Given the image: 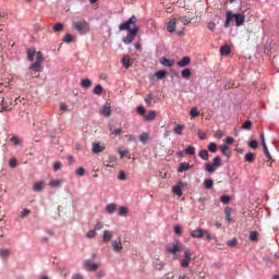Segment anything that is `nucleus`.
Returning a JSON list of instances; mask_svg holds the SVG:
<instances>
[{"label":"nucleus","instance_id":"1","mask_svg":"<svg viewBox=\"0 0 279 279\" xmlns=\"http://www.w3.org/2000/svg\"><path fill=\"white\" fill-rule=\"evenodd\" d=\"M136 21L137 19L133 15L126 22L119 25L120 32H128V35L122 38L124 45H132V43H134L140 29L138 25H136Z\"/></svg>","mask_w":279,"mask_h":279},{"label":"nucleus","instance_id":"2","mask_svg":"<svg viewBox=\"0 0 279 279\" xmlns=\"http://www.w3.org/2000/svg\"><path fill=\"white\" fill-rule=\"evenodd\" d=\"M233 19L235 20L236 27H241V25L245 23V15L241 13H232V11H227L225 21L226 28L230 27V23L232 22Z\"/></svg>","mask_w":279,"mask_h":279},{"label":"nucleus","instance_id":"3","mask_svg":"<svg viewBox=\"0 0 279 279\" xmlns=\"http://www.w3.org/2000/svg\"><path fill=\"white\" fill-rule=\"evenodd\" d=\"M72 27L81 35L88 34L90 32V24L86 22V20L73 22Z\"/></svg>","mask_w":279,"mask_h":279},{"label":"nucleus","instance_id":"4","mask_svg":"<svg viewBox=\"0 0 279 279\" xmlns=\"http://www.w3.org/2000/svg\"><path fill=\"white\" fill-rule=\"evenodd\" d=\"M218 167H221V157L216 156L213 160V165L205 163V171H207V173H215V169H218Z\"/></svg>","mask_w":279,"mask_h":279},{"label":"nucleus","instance_id":"5","mask_svg":"<svg viewBox=\"0 0 279 279\" xmlns=\"http://www.w3.org/2000/svg\"><path fill=\"white\" fill-rule=\"evenodd\" d=\"M192 258H193V253L189 250H185L184 251V258L181 259V262H180L181 267H183V268L189 267V265H191Z\"/></svg>","mask_w":279,"mask_h":279},{"label":"nucleus","instance_id":"6","mask_svg":"<svg viewBox=\"0 0 279 279\" xmlns=\"http://www.w3.org/2000/svg\"><path fill=\"white\" fill-rule=\"evenodd\" d=\"M13 105L16 106V98H10L9 96L3 98V100H2L3 110H7V111L12 110V107H10V106H13Z\"/></svg>","mask_w":279,"mask_h":279},{"label":"nucleus","instance_id":"7","mask_svg":"<svg viewBox=\"0 0 279 279\" xmlns=\"http://www.w3.org/2000/svg\"><path fill=\"white\" fill-rule=\"evenodd\" d=\"M83 267L87 271H97V269H99V264L92 263L90 259H86V260L83 262Z\"/></svg>","mask_w":279,"mask_h":279},{"label":"nucleus","instance_id":"8","mask_svg":"<svg viewBox=\"0 0 279 279\" xmlns=\"http://www.w3.org/2000/svg\"><path fill=\"white\" fill-rule=\"evenodd\" d=\"M104 149H106V146L99 142L93 143V145H92L93 154H101V151H104Z\"/></svg>","mask_w":279,"mask_h":279},{"label":"nucleus","instance_id":"9","mask_svg":"<svg viewBox=\"0 0 279 279\" xmlns=\"http://www.w3.org/2000/svg\"><path fill=\"white\" fill-rule=\"evenodd\" d=\"M100 114H102V117H110V114H112V107L110 104L106 102V105L101 107Z\"/></svg>","mask_w":279,"mask_h":279},{"label":"nucleus","instance_id":"10","mask_svg":"<svg viewBox=\"0 0 279 279\" xmlns=\"http://www.w3.org/2000/svg\"><path fill=\"white\" fill-rule=\"evenodd\" d=\"M179 23L178 19L170 20L167 24V31L170 32V34H173V32H175V25Z\"/></svg>","mask_w":279,"mask_h":279},{"label":"nucleus","instance_id":"11","mask_svg":"<svg viewBox=\"0 0 279 279\" xmlns=\"http://www.w3.org/2000/svg\"><path fill=\"white\" fill-rule=\"evenodd\" d=\"M190 234L193 239H202V236H204V229L202 228L195 229L191 231Z\"/></svg>","mask_w":279,"mask_h":279},{"label":"nucleus","instance_id":"12","mask_svg":"<svg viewBox=\"0 0 279 279\" xmlns=\"http://www.w3.org/2000/svg\"><path fill=\"white\" fill-rule=\"evenodd\" d=\"M155 99H156V98H155L154 94H148V95H146V97H145V102L147 104V106H149L150 108H153V106H154L155 104H157V101H156Z\"/></svg>","mask_w":279,"mask_h":279},{"label":"nucleus","instance_id":"13","mask_svg":"<svg viewBox=\"0 0 279 279\" xmlns=\"http://www.w3.org/2000/svg\"><path fill=\"white\" fill-rule=\"evenodd\" d=\"M182 250V246L180 244H173L172 246L167 247L168 254H178Z\"/></svg>","mask_w":279,"mask_h":279},{"label":"nucleus","instance_id":"14","mask_svg":"<svg viewBox=\"0 0 279 279\" xmlns=\"http://www.w3.org/2000/svg\"><path fill=\"white\" fill-rule=\"evenodd\" d=\"M219 148L221 154H223V156H227V158H230L232 156V151L230 150V147L228 145H220Z\"/></svg>","mask_w":279,"mask_h":279},{"label":"nucleus","instance_id":"15","mask_svg":"<svg viewBox=\"0 0 279 279\" xmlns=\"http://www.w3.org/2000/svg\"><path fill=\"white\" fill-rule=\"evenodd\" d=\"M191 64V57H183L182 60L177 62L178 66L184 68Z\"/></svg>","mask_w":279,"mask_h":279},{"label":"nucleus","instance_id":"16","mask_svg":"<svg viewBox=\"0 0 279 279\" xmlns=\"http://www.w3.org/2000/svg\"><path fill=\"white\" fill-rule=\"evenodd\" d=\"M189 169H191L190 162H181L178 168V173H184V171H189Z\"/></svg>","mask_w":279,"mask_h":279},{"label":"nucleus","instance_id":"17","mask_svg":"<svg viewBox=\"0 0 279 279\" xmlns=\"http://www.w3.org/2000/svg\"><path fill=\"white\" fill-rule=\"evenodd\" d=\"M225 217H226V221H228V223H232V208L231 207L225 208Z\"/></svg>","mask_w":279,"mask_h":279},{"label":"nucleus","instance_id":"18","mask_svg":"<svg viewBox=\"0 0 279 279\" xmlns=\"http://www.w3.org/2000/svg\"><path fill=\"white\" fill-rule=\"evenodd\" d=\"M122 64L124 69H130L132 66V59L130 58V56L126 54L122 58Z\"/></svg>","mask_w":279,"mask_h":279},{"label":"nucleus","instance_id":"19","mask_svg":"<svg viewBox=\"0 0 279 279\" xmlns=\"http://www.w3.org/2000/svg\"><path fill=\"white\" fill-rule=\"evenodd\" d=\"M112 239V231L105 230L102 235L104 243H110Z\"/></svg>","mask_w":279,"mask_h":279},{"label":"nucleus","instance_id":"20","mask_svg":"<svg viewBox=\"0 0 279 279\" xmlns=\"http://www.w3.org/2000/svg\"><path fill=\"white\" fill-rule=\"evenodd\" d=\"M117 210V204L114 203H110L106 206V211L108 213V215H114Z\"/></svg>","mask_w":279,"mask_h":279},{"label":"nucleus","instance_id":"21","mask_svg":"<svg viewBox=\"0 0 279 279\" xmlns=\"http://www.w3.org/2000/svg\"><path fill=\"white\" fill-rule=\"evenodd\" d=\"M81 86L82 88H90V86H93V81H90V78H82Z\"/></svg>","mask_w":279,"mask_h":279},{"label":"nucleus","instance_id":"22","mask_svg":"<svg viewBox=\"0 0 279 279\" xmlns=\"http://www.w3.org/2000/svg\"><path fill=\"white\" fill-rule=\"evenodd\" d=\"M160 63L163 65V66H173V64H175V60H169L167 58H161L160 59Z\"/></svg>","mask_w":279,"mask_h":279},{"label":"nucleus","instance_id":"23","mask_svg":"<svg viewBox=\"0 0 279 279\" xmlns=\"http://www.w3.org/2000/svg\"><path fill=\"white\" fill-rule=\"evenodd\" d=\"M43 189H45V182H43V181L36 182V183L33 185V190H34L36 193H39V191H43Z\"/></svg>","mask_w":279,"mask_h":279},{"label":"nucleus","instance_id":"24","mask_svg":"<svg viewBox=\"0 0 279 279\" xmlns=\"http://www.w3.org/2000/svg\"><path fill=\"white\" fill-rule=\"evenodd\" d=\"M29 62H34V56H36V48H29L26 51Z\"/></svg>","mask_w":279,"mask_h":279},{"label":"nucleus","instance_id":"25","mask_svg":"<svg viewBox=\"0 0 279 279\" xmlns=\"http://www.w3.org/2000/svg\"><path fill=\"white\" fill-rule=\"evenodd\" d=\"M230 53H231L230 46L225 45L220 48L221 56H230Z\"/></svg>","mask_w":279,"mask_h":279},{"label":"nucleus","instance_id":"26","mask_svg":"<svg viewBox=\"0 0 279 279\" xmlns=\"http://www.w3.org/2000/svg\"><path fill=\"white\" fill-rule=\"evenodd\" d=\"M145 121H154L156 119V111L151 110L144 116Z\"/></svg>","mask_w":279,"mask_h":279},{"label":"nucleus","instance_id":"27","mask_svg":"<svg viewBox=\"0 0 279 279\" xmlns=\"http://www.w3.org/2000/svg\"><path fill=\"white\" fill-rule=\"evenodd\" d=\"M140 141L143 143V145H146V144H147V141H149V133L143 132V133L140 135Z\"/></svg>","mask_w":279,"mask_h":279},{"label":"nucleus","instance_id":"28","mask_svg":"<svg viewBox=\"0 0 279 279\" xmlns=\"http://www.w3.org/2000/svg\"><path fill=\"white\" fill-rule=\"evenodd\" d=\"M255 156L254 153H247L245 156H244V160L246 162H254L255 160Z\"/></svg>","mask_w":279,"mask_h":279},{"label":"nucleus","instance_id":"29","mask_svg":"<svg viewBox=\"0 0 279 279\" xmlns=\"http://www.w3.org/2000/svg\"><path fill=\"white\" fill-rule=\"evenodd\" d=\"M166 75L167 72L165 70H160L155 73V77H157V80H165Z\"/></svg>","mask_w":279,"mask_h":279},{"label":"nucleus","instance_id":"30","mask_svg":"<svg viewBox=\"0 0 279 279\" xmlns=\"http://www.w3.org/2000/svg\"><path fill=\"white\" fill-rule=\"evenodd\" d=\"M112 247H113V251L116 252H121V250H123V245H121V241L119 242L114 241L112 243Z\"/></svg>","mask_w":279,"mask_h":279},{"label":"nucleus","instance_id":"31","mask_svg":"<svg viewBox=\"0 0 279 279\" xmlns=\"http://www.w3.org/2000/svg\"><path fill=\"white\" fill-rule=\"evenodd\" d=\"M61 185H62V181L61 180H52L49 183V186H51V189H58V186H61Z\"/></svg>","mask_w":279,"mask_h":279},{"label":"nucleus","instance_id":"32","mask_svg":"<svg viewBox=\"0 0 279 279\" xmlns=\"http://www.w3.org/2000/svg\"><path fill=\"white\" fill-rule=\"evenodd\" d=\"M181 76L184 78V80H189V77H191V70L190 69H184L181 71Z\"/></svg>","mask_w":279,"mask_h":279},{"label":"nucleus","instance_id":"33","mask_svg":"<svg viewBox=\"0 0 279 279\" xmlns=\"http://www.w3.org/2000/svg\"><path fill=\"white\" fill-rule=\"evenodd\" d=\"M184 151L187 156H195V147L193 146H187Z\"/></svg>","mask_w":279,"mask_h":279},{"label":"nucleus","instance_id":"34","mask_svg":"<svg viewBox=\"0 0 279 279\" xmlns=\"http://www.w3.org/2000/svg\"><path fill=\"white\" fill-rule=\"evenodd\" d=\"M177 20L179 21V23H183V25H189V23H191V17L189 16H182Z\"/></svg>","mask_w":279,"mask_h":279},{"label":"nucleus","instance_id":"35","mask_svg":"<svg viewBox=\"0 0 279 279\" xmlns=\"http://www.w3.org/2000/svg\"><path fill=\"white\" fill-rule=\"evenodd\" d=\"M199 158H202V160H208V150L203 149L198 153Z\"/></svg>","mask_w":279,"mask_h":279},{"label":"nucleus","instance_id":"36","mask_svg":"<svg viewBox=\"0 0 279 279\" xmlns=\"http://www.w3.org/2000/svg\"><path fill=\"white\" fill-rule=\"evenodd\" d=\"M41 63H38L37 61H35L31 66H29V69H31V71H35V72H38V71H40V65Z\"/></svg>","mask_w":279,"mask_h":279},{"label":"nucleus","instance_id":"37","mask_svg":"<svg viewBox=\"0 0 279 279\" xmlns=\"http://www.w3.org/2000/svg\"><path fill=\"white\" fill-rule=\"evenodd\" d=\"M94 95H101L104 93V87L101 85H96L93 90Z\"/></svg>","mask_w":279,"mask_h":279},{"label":"nucleus","instance_id":"38","mask_svg":"<svg viewBox=\"0 0 279 279\" xmlns=\"http://www.w3.org/2000/svg\"><path fill=\"white\" fill-rule=\"evenodd\" d=\"M184 130V125L177 124L174 128V133L178 134V136H182V131Z\"/></svg>","mask_w":279,"mask_h":279},{"label":"nucleus","instance_id":"39","mask_svg":"<svg viewBox=\"0 0 279 279\" xmlns=\"http://www.w3.org/2000/svg\"><path fill=\"white\" fill-rule=\"evenodd\" d=\"M109 132H111V134H113L114 136H121V134H123V130L122 129H114V130H112V128H110Z\"/></svg>","mask_w":279,"mask_h":279},{"label":"nucleus","instance_id":"40","mask_svg":"<svg viewBox=\"0 0 279 279\" xmlns=\"http://www.w3.org/2000/svg\"><path fill=\"white\" fill-rule=\"evenodd\" d=\"M0 256L1 258H8L10 256V250L8 248L0 250Z\"/></svg>","mask_w":279,"mask_h":279},{"label":"nucleus","instance_id":"41","mask_svg":"<svg viewBox=\"0 0 279 279\" xmlns=\"http://www.w3.org/2000/svg\"><path fill=\"white\" fill-rule=\"evenodd\" d=\"M172 193L178 195V197H182V190L179 189L177 185L172 186Z\"/></svg>","mask_w":279,"mask_h":279},{"label":"nucleus","instance_id":"42","mask_svg":"<svg viewBox=\"0 0 279 279\" xmlns=\"http://www.w3.org/2000/svg\"><path fill=\"white\" fill-rule=\"evenodd\" d=\"M118 215L119 217H124L125 215H128V207L125 206L120 207Z\"/></svg>","mask_w":279,"mask_h":279},{"label":"nucleus","instance_id":"43","mask_svg":"<svg viewBox=\"0 0 279 279\" xmlns=\"http://www.w3.org/2000/svg\"><path fill=\"white\" fill-rule=\"evenodd\" d=\"M248 239L250 241H258V233L256 231H251Z\"/></svg>","mask_w":279,"mask_h":279},{"label":"nucleus","instance_id":"44","mask_svg":"<svg viewBox=\"0 0 279 279\" xmlns=\"http://www.w3.org/2000/svg\"><path fill=\"white\" fill-rule=\"evenodd\" d=\"M97 236V231L94 229V230H89L87 233H86V238L87 239H95Z\"/></svg>","mask_w":279,"mask_h":279},{"label":"nucleus","instance_id":"45","mask_svg":"<svg viewBox=\"0 0 279 279\" xmlns=\"http://www.w3.org/2000/svg\"><path fill=\"white\" fill-rule=\"evenodd\" d=\"M208 150L211 151V154H216L217 153V144H215L213 142L209 143Z\"/></svg>","mask_w":279,"mask_h":279},{"label":"nucleus","instance_id":"46","mask_svg":"<svg viewBox=\"0 0 279 279\" xmlns=\"http://www.w3.org/2000/svg\"><path fill=\"white\" fill-rule=\"evenodd\" d=\"M52 29L53 32H62L64 29V25L62 23H57Z\"/></svg>","mask_w":279,"mask_h":279},{"label":"nucleus","instance_id":"47","mask_svg":"<svg viewBox=\"0 0 279 279\" xmlns=\"http://www.w3.org/2000/svg\"><path fill=\"white\" fill-rule=\"evenodd\" d=\"M238 243H239V242L236 241V239L233 238V239H231V240H229V241L227 242V245H228L229 247H236Z\"/></svg>","mask_w":279,"mask_h":279},{"label":"nucleus","instance_id":"48","mask_svg":"<svg viewBox=\"0 0 279 279\" xmlns=\"http://www.w3.org/2000/svg\"><path fill=\"white\" fill-rule=\"evenodd\" d=\"M242 130H252V121L247 120L242 124Z\"/></svg>","mask_w":279,"mask_h":279},{"label":"nucleus","instance_id":"49","mask_svg":"<svg viewBox=\"0 0 279 279\" xmlns=\"http://www.w3.org/2000/svg\"><path fill=\"white\" fill-rule=\"evenodd\" d=\"M263 149L266 158H268V160H271V154H269V148H267V144H264Z\"/></svg>","mask_w":279,"mask_h":279},{"label":"nucleus","instance_id":"50","mask_svg":"<svg viewBox=\"0 0 279 279\" xmlns=\"http://www.w3.org/2000/svg\"><path fill=\"white\" fill-rule=\"evenodd\" d=\"M248 147H251V149H258V142L256 140L251 141Z\"/></svg>","mask_w":279,"mask_h":279},{"label":"nucleus","instance_id":"51","mask_svg":"<svg viewBox=\"0 0 279 279\" xmlns=\"http://www.w3.org/2000/svg\"><path fill=\"white\" fill-rule=\"evenodd\" d=\"M76 175H80L81 178L86 175V170L84 169V167H80L77 170H76Z\"/></svg>","mask_w":279,"mask_h":279},{"label":"nucleus","instance_id":"52","mask_svg":"<svg viewBox=\"0 0 279 279\" xmlns=\"http://www.w3.org/2000/svg\"><path fill=\"white\" fill-rule=\"evenodd\" d=\"M63 43H73V35L65 34V36L63 37Z\"/></svg>","mask_w":279,"mask_h":279},{"label":"nucleus","instance_id":"53","mask_svg":"<svg viewBox=\"0 0 279 279\" xmlns=\"http://www.w3.org/2000/svg\"><path fill=\"white\" fill-rule=\"evenodd\" d=\"M204 186H205V189H213V180L206 179L204 181Z\"/></svg>","mask_w":279,"mask_h":279},{"label":"nucleus","instance_id":"54","mask_svg":"<svg viewBox=\"0 0 279 279\" xmlns=\"http://www.w3.org/2000/svg\"><path fill=\"white\" fill-rule=\"evenodd\" d=\"M31 213H32V210L24 209V210L21 211L20 218L25 219V217H27Z\"/></svg>","mask_w":279,"mask_h":279},{"label":"nucleus","instance_id":"55","mask_svg":"<svg viewBox=\"0 0 279 279\" xmlns=\"http://www.w3.org/2000/svg\"><path fill=\"white\" fill-rule=\"evenodd\" d=\"M216 27L217 24H215V22H208L207 29H209V32H215Z\"/></svg>","mask_w":279,"mask_h":279},{"label":"nucleus","instance_id":"56","mask_svg":"<svg viewBox=\"0 0 279 279\" xmlns=\"http://www.w3.org/2000/svg\"><path fill=\"white\" fill-rule=\"evenodd\" d=\"M203 236H205V239H207V241L213 240V235H210V232H208V230H205V229H203Z\"/></svg>","mask_w":279,"mask_h":279},{"label":"nucleus","instance_id":"57","mask_svg":"<svg viewBox=\"0 0 279 279\" xmlns=\"http://www.w3.org/2000/svg\"><path fill=\"white\" fill-rule=\"evenodd\" d=\"M220 202L222 204H230V197L228 195H223L220 197Z\"/></svg>","mask_w":279,"mask_h":279},{"label":"nucleus","instance_id":"58","mask_svg":"<svg viewBox=\"0 0 279 279\" xmlns=\"http://www.w3.org/2000/svg\"><path fill=\"white\" fill-rule=\"evenodd\" d=\"M19 165V162L16 161V159L12 158L9 160V166L14 169L16 166Z\"/></svg>","mask_w":279,"mask_h":279},{"label":"nucleus","instance_id":"59","mask_svg":"<svg viewBox=\"0 0 279 279\" xmlns=\"http://www.w3.org/2000/svg\"><path fill=\"white\" fill-rule=\"evenodd\" d=\"M35 62L43 64V52H37Z\"/></svg>","mask_w":279,"mask_h":279},{"label":"nucleus","instance_id":"60","mask_svg":"<svg viewBox=\"0 0 279 279\" xmlns=\"http://www.w3.org/2000/svg\"><path fill=\"white\" fill-rule=\"evenodd\" d=\"M53 169L54 171H60V169H62V163L60 161H56L53 163Z\"/></svg>","mask_w":279,"mask_h":279},{"label":"nucleus","instance_id":"61","mask_svg":"<svg viewBox=\"0 0 279 279\" xmlns=\"http://www.w3.org/2000/svg\"><path fill=\"white\" fill-rule=\"evenodd\" d=\"M177 186L182 191V189H186L187 184L184 181H179Z\"/></svg>","mask_w":279,"mask_h":279},{"label":"nucleus","instance_id":"62","mask_svg":"<svg viewBox=\"0 0 279 279\" xmlns=\"http://www.w3.org/2000/svg\"><path fill=\"white\" fill-rule=\"evenodd\" d=\"M190 113H191V117H199V112L195 107L191 109Z\"/></svg>","mask_w":279,"mask_h":279},{"label":"nucleus","instance_id":"63","mask_svg":"<svg viewBox=\"0 0 279 279\" xmlns=\"http://www.w3.org/2000/svg\"><path fill=\"white\" fill-rule=\"evenodd\" d=\"M137 112H138L141 116H144V117H145V107L138 106V107H137Z\"/></svg>","mask_w":279,"mask_h":279},{"label":"nucleus","instance_id":"64","mask_svg":"<svg viewBox=\"0 0 279 279\" xmlns=\"http://www.w3.org/2000/svg\"><path fill=\"white\" fill-rule=\"evenodd\" d=\"M174 233H175V234H182V227L175 226V227H174Z\"/></svg>","mask_w":279,"mask_h":279}]
</instances>
